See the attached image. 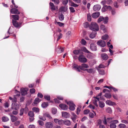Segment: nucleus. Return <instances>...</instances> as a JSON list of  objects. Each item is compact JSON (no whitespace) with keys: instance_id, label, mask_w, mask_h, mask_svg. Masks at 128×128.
Wrapping results in <instances>:
<instances>
[{"instance_id":"nucleus-33","label":"nucleus","mask_w":128,"mask_h":128,"mask_svg":"<svg viewBox=\"0 0 128 128\" xmlns=\"http://www.w3.org/2000/svg\"><path fill=\"white\" fill-rule=\"evenodd\" d=\"M104 96L107 98H111L112 95L110 93H106L105 94Z\"/></svg>"},{"instance_id":"nucleus-50","label":"nucleus","mask_w":128,"mask_h":128,"mask_svg":"<svg viewBox=\"0 0 128 128\" xmlns=\"http://www.w3.org/2000/svg\"><path fill=\"white\" fill-rule=\"evenodd\" d=\"M87 19L88 21L90 22L91 20V17L90 14H87Z\"/></svg>"},{"instance_id":"nucleus-18","label":"nucleus","mask_w":128,"mask_h":128,"mask_svg":"<svg viewBox=\"0 0 128 128\" xmlns=\"http://www.w3.org/2000/svg\"><path fill=\"white\" fill-rule=\"evenodd\" d=\"M100 15L99 12H96L93 13L92 15V16L93 18H97Z\"/></svg>"},{"instance_id":"nucleus-6","label":"nucleus","mask_w":128,"mask_h":128,"mask_svg":"<svg viewBox=\"0 0 128 128\" xmlns=\"http://www.w3.org/2000/svg\"><path fill=\"white\" fill-rule=\"evenodd\" d=\"M54 121L55 123L60 126H62L64 124V120H59L57 118L54 119Z\"/></svg>"},{"instance_id":"nucleus-63","label":"nucleus","mask_w":128,"mask_h":128,"mask_svg":"<svg viewBox=\"0 0 128 128\" xmlns=\"http://www.w3.org/2000/svg\"><path fill=\"white\" fill-rule=\"evenodd\" d=\"M70 11L72 12H75V10H74V8L72 7H70Z\"/></svg>"},{"instance_id":"nucleus-47","label":"nucleus","mask_w":128,"mask_h":128,"mask_svg":"<svg viewBox=\"0 0 128 128\" xmlns=\"http://www.w3.org/2000/svg\"><path fill=\"white\" fill-rule=\"evenodd\" d=\"M28 115L30 117H33L34 116V114L33 112L31 111H30L28 113Z\"/></svg>"},{"instance_id":"nucleus-20","label":"nucleus","mask_w":128,"mask_h":128,"mask_svg":"<svg viewBox=\"0 0 128 128\" xmlns=\"http://www.w3.org/2000/svg\"><path fill=\"white\" fill-rule=\"evenodd\" d=\"M106 104L108 105L109 106H113L116 105L115 103L112 102L111 101L109 100H108L106 102Z\"/></svg>"},{"instance_id":"nucleus-61","label":"nucleus","mask_w":128,"mask_h":128,"mask_svg":"<svg viewBox=\"0 0 128 128\" xmlns=\"http://www.w3.org/2000/svg\"><path fill=\"white\" fill-rule=\"evenodd\" d=\"M89 25L88 22H86L84 24V26L85 28H87L89 27Z\"/></svg>"},{"instance_id":"nucleus-52","label":"nucleus","mask_w":128,"mask_h":128,"mask_svg":"<svg viewBox=\"0 0 128 128\" xmlns=\"http://www.w3.org/2000/svg\"><path fill=\"white\" fill-rule=\"evenodd\" d=\"M81 43L83 45H85L86 42L84 39H82L81 40Z\"/></svg>"},{"instance_id":"nucleus-32","label":"nucleus","mask_w":128,"mask_h":128,"mask_svg":"<svg viewBox=\"0 0 128 128\" xmlns=\"http://www.w3.org/2000/svg\"><path fill=\"white\" fill-rule=\"evenodd\" d=\"M85 70L86 71L88 72L91 73L93 72L94 71V69H93L91 68V69H85Z\"/></svg>"},{"instance_id":"nucleus-4","label":"nucleus","mask_w":128,"mask_h":128,"mask_svg":"<svg viewBox=\"0 0 128 128\" xmlns=\"http://www.w3.org/2000/svg\"><path fill=\"white\" fill-rule=\"evenodd\" d=\"M67 104L69 106V108L70 110H74L75 109V105L72 101H69L67 102Z\"/></svg>"},{"instance_id":"nucleus-62","label":"nucleus","mask_w":128,"mask_h":128,"mask_svg":"<svg viewBox=\"0 0 128 128\" xmlns=\"http://www.w3.org/2000/svg\"><path fill=\"white\" fill-rule=\"evenodd\" d=\"M24 109L23 108H22L20 110V116H22L24 113Z\"/></svg>"},{"instance_id":"nucleus-28","label":"nucleus","mask_w":128,"mask_h":128,"mask_svg":"<svg viewBox=\"0 0 128 128\" xmlns=\"http://www.w3.org/2000/svg\"><path fill=\"white\" fill-rule=\"evenodd\" d=\"M12 18L15 20H18L19 18V16L18 15H12Z\"/></svg>"},{"instance_id":"nucleus-22","label":"nucleus","mask_w":128,"mask_h":128,"mask_svg":"<svg viewBox=\"0 0 128 128\" xmlns=\"http://www.w3.org/2000/svg\"><path fill=\"white\" fill-rule=\"evenodd\" d=\"M11 118V120L12 122H14L16 121L18 119V118L16 116L12 115H10Z\"/></svg>"},{"instance_id":"nucleus-29","label":"nucleus","mask_w":128,"mask_h":128,"mask_svg":"<svg viewBox=\"0 0 128 128\" xmlns=\"http://www.w3.org/2000/svg\"><path fill=\"white\" fill-rule=\"evenodd\" d=\"M92 111L94 114L92 112H90L89 114V116L91 118H93L94 116L96 115V113L93 111Z\"/></svg>"},{"instance_id":"nucleus-45","label":"nucleus","mask_w":128,"mask_h":128,"mask_svg":"<svg viewBox=\"0 0 128 128\" xmlns=\"http://www.w3.org/2000/svg\"><path fill=\"white\" fill-rule=\"evenodd\" d=\"M104 8L106 9L107 10H110L112 9V8L110 6H107L106 5L104 6Z\"/></svg>"},{"instance_id":"nucleus-10","label":"nucleus","mask_w":128,"mask_h":128,"mask_svg":"<svg viewBox=\"0 0 128 128\" xmlns=\"http://www.w3.org/2000/svg\"><path fill=\"white\" fill-rule=\"evenodd\" d=\"M28 90L27 88H22L21 89V94L23 96H25L27 94V91Z\"/></svg>"},{"instance_id":"nucleus-58","label":"nucleus","mask_w":128,"mask_h":128,"mask_svg":"<svg viewBox=\"0 0 128 128\" xmlns=\"http://www.w3.org/2000/svg\"><path fill=\"white\" fill-rule=\"evenodd\" d=\"M118 126L120 127L123 128H124L126 127V126L125 124H120Z\"/></svg>"},{"instance_id":"nucleus-27","label":"nucleus","mask_w":128,"mask_h":128,"mask_svg":"<svg viewBox=\"0 0 128 128\" xmlns=\"http://www.w3.org/2000/svg\"><path fill=\"white\" fill-rule=\"evenodd\" d=\"M98 105L100 108H102L104 106L105 104L102 102L100 101L99 102Z\"/></svg>"},{"instance_id":"nucleus-5","label":"nucleus","mask_w":128,"mask_h":128,"mask_svg":"<svg viewBox=\"0 0 128 128\" xmlns=\"http://www.w3.org/2000/svg\"><path fill=\"white\" fill-rule=\"evenodd\" d=\"M118 121L117 120H113L110 122V128H116V124L118 122Z\"/></svg>"},{"instance_id":"nucleus-13","label":"nucleus","mask_w":128,"mask_h":128,"mask_svg":"<svg viewBox=\"0 0 128 128\" xmlns=\"http://www.w3.org/2000/svg\"><path fill=\"white\" fill-rule=\"evenodd\" d=\"M104 120L103 122L105 124H107V122H110H110L111 121H112V118H108L106 119V118L105 116L104 117Z\"/></svg>"},{"instance_id":"nucleus-17","label":"nucleus","mask_w":128,"mask_h":128,"mask_svg":"<svg viewBox=\"0 0 128 128\" xmlns=\"http://www.w3.org/2000/svg\"><path fill=\"white\" fill-rule=\"evenodd\" d=\"M62 117L67 118L69 117L70 115L67 112H62Z\"/></svg>"},{"instance_id":"nucleus-37","label":"nucleus","mask_w":128,"mask_h":128,"mask_svg":"<svg viewBox=\"0 0 128 128\" xmlns=\"http://www.w3.org/2000/svg\"><path fill=\"white\" fill-rule=\"evenodd\" d=\"M43 115L44 116H45V117L46 116L50 119L52 118V117L50 116V115L47 112L44 113V114Z\"/></svg>"},{"instance_id":"nucleus-26","label":"nucleus","mask_w":128,"mask_h":128,"mask_svg":"<svg viewBox=\"0 0 128 128\" xmlns=\"http://www.w3.org/2000/svg\"><path fill=\"white\" fill-rule=\"evenodd\" d=\"M82 51L86 53H90V52L84 46H83L82 48Z\"/></svg>"},{"instance_id":"nucleus-8","label":"nucleus","mask_w":128,"mask_h":128,"mask_svg":"<svg viewBox=\"0 0 128 128\" xmlns=\"http://www.w3.org/2000/svg\"><path fill=\"white\" fill-rule=\"evenodd\" d=\"M98 45L102 47H104L106 46V44L104 41L102 40H100L97 42Z\"/></svg>"},{"instance_id":"nucleus-12","label":"nucleus","mask_w":128,"mask_h":128,"mask_svg":"<svg viewBox=\"0 0 128 128\" xmlns=\"http://www.w3.org/2000/svg\"><path fill=\"white\" fill-rule=\"evenodd\" d=\"M68 10V7L66 6H62L60 8L59 10L60 12H66Z\"/></svg>"},{"instance_id":"nucleus-38","label":"nucleus","mask_w":128,"mask_h":128,"mask_svg":"<svg viewBox=\"0 0 128 128\" xmlns=\"http://www.w3.org/2000/svg\"><path fill=\"white\" fill-rule=\"evenodd\" d=\"M32 110L34 112L38 113L39 112V110L38 108L34 107L32 108Z\"/></svg>"},{"instance_id":"nucleus-25","label":"nucleus","mask_w":128,"mask_h":128,"mask_svg":"<svg viewBox=\"0 0 128 128\" xmlns=\"http://www.w3.org/2000/svg\"><path fill=\"white\" fill-rule=\"evenodd\" d=\"M96 34V32H92L90 35V38H94L95 37Z\"/></svg>"},{"instance_id":"nucleus-46","label":"nucleus","mask_w":128,"mask_h":128,"mask_svg":"<svg viewBox=\"0 0 128 128\" xmlns=\"http://www.w3.org/2000/svg\"><path fill=\"white\" fill-rule=\"evenodd\" d=\"M98 101L96 100V99H94L93 100V104L96 107L98 106V105L97 103V102Z\"/></svg>"},{"instance_id":"nucleus-56","label":"nucleus","mask_w":128,"mask_h":128,"mask_svg":"<svg viewBox=\"0 0 128 128\" xmlns=\"http://www.w3.org/2000/svg\"><path fill=\"white\" fill-rule=\"evenodd\" d=\"M82 65L83 68H88L89 67V66L88 64H82Z\"/></svg>"},{"instance_id":"nucleus-51","label":"nucleus","mask_w":128,"mask_h":128,"mask_svg":"<svg viewBox=\"0 0 128 128\" xmlns=\"http://www.w3.org/2000/svg\"><path fill=\"white\" fill-rule=\"evenodd\" d=\"M45 116H38L39 118L41 120H42L43 121H44L46 120V118L45 117Z\"/></svg>"},{"instance_id":"nucleus-15","label":"nucleus","mask_w":128,"mask_h":128,"mask_svg":"<svg viewBox=\"0 0 128 128\" xmlns=\"http://www.w3.org/2000/svg\"><path fill=\"white\" fill-rule=\"evenodd\" d=\"M101 56L102 58L104 60H106L108 58V55L105 53H102L101 55Z\"/></svg>"},{"instance_id":"nucleus-42","label":"nucleus","mask_w":128,"mask_h":128,"mask_svg":"<svg viewBox=\"0 0 128 128\" xmlns=\"http://www.w3.org/2000/svg\"><path fill=\"white\" fill-rule=\"evenodd\" d=\"M104 18L102 16H100L98 20V22L100 23L103 20Z\"/></svg>"},{"instance_id":"nucleus-30","label":"nucleus","mask_w":128,"mask_h":128,"mask_svg":"<svg viewBox=\"0 0 128 128\" xmlns=\"http://www.w3.org/2000/svg\"><path fill=\"white\" fill-rule=\"evenodd\" d=\"M2 121L3 122H5L9 120L8 118L6 116H4L2 118Z\"/></svg>"},{"instance_id":"nucleus-2","label":"nucleus","mask_w":128,"mask_h":128,"mask_svg":"<svg viewBox=\"0 0 128 128\" xmlns=\"http://www.w3.org/2000/svg\"><path fill=\"white\" fill-rule=\"evenodd\" d=\"M72 68L74 70L78 72H80V69L85 71V69L83 68L82 65L81 66H78V65L76 64H74Z\"/></svg>"},{"instance_id":"nucleus-36","label":"nucleus","mask_w":128,"mask_h":128,"mask_svg":"<svg viewBox=\"0 0 128 128\" xmlns=\"http://www.w3.org/2000/svg\"><path fill=\"white\" fill-rule=\"evenodd\" d=\"M48 106V104L47 102H44L42 104V107L44 108L47 107Z\"/></svg>"},{"instance_id":"nucleus-41","label":"nucleus","mask_w":128,"mask_h":128,"mask_svg":"<svg viewBox=\"0 0 128 128\" xmlns=\"http://www.w3.org/2000/svg\"><path fill=\"white\" fill-rule=\"evenodd\" d=\"M57 112V109L55 108H52V113L53 114H56Z\"/></svg>"},{"instance_id":"nucleus-23","label":"nucleus","mask_w":128,"mask_h":128,"mask_svg":"<svg viewBox=\"0 0 128 128\" xmlns=\"http://www.w3.org/2000/svg\"><path fill=\"white\" fill-rule=\"evenodd\" d=\"M90 47L92 50L95 51L96 50V47L94 43H92L90 44Z\"/></svg>"},{"instance_id":"nucleus-49","label":"nucleus","mask_w":128,"mask_h":128,"mask_svg":"<svg viewBox=\"0 0 128 128\" xmlns=\"http://www.w3.org/2000/svg\"><path fill=\"white\" fill-rule=\"evenodd\" d=\"M108 38V36L107 34H105L102 37V40H105L107 39Z\"/></svg>"},{"instance_id":"nucleus-59","label":"nucleus","mask_w":128,"mask_h":128,"mask_svg":"<svg viewBox=\"0 0 128 128\" xmlns=\"http://www.w3.org/2000/svg\"><path fill=\"white\" fill-rule=\"evenodd\" d=\"M38 122L39 124L40 125L42 126L44 125V123L42 121L38 120Z\"/></svg>"},{"instance_id":"nucleus-16","label":"nucleus","mask_w":128,"mask_h":128,"mask_svg":"<svg viewBox=\"0 0 128 128\" xmlns=\"http://www.w3.org/2000/svg\"><path fill=\"white\" fill-rule=\"evenodd\" d=\"M101 8V7L100 5L96 4L94 6L93 10L95 11H97L100 10Z\"/></svg>"},{"instance_id":"nucleus-7","label":"nucleus","mask_w":128,"mask_h":128,"mask_svg":"<svg viewBox=\"0 0 128 128\" xmlns=\"http://www.w3.org/2000/svg\"><path fill=\"white\" fill-rule=\"evenodd\" d=\"M19 105L16 103H12V109L18 110L19 108Z\"/></svg>"},{"instance_id":"nucleus-3","label":"nucleus","mask_w":128,"mask_h":128,"mask_svg":"<svg viewBox=\"0 0 128 128\" xmlns=\"http://www.w3.org/2000/svg\"><path fill=\"white\" fill-rule=\"evenodd\" d=\"M78 60L82 63H85L87 61V59L82 55H80L78 58Z\"/></svg>"},{"instance_id":"nucleus-39","label":"nucleus","mask_w":128,"mask_h":128,"mask_svg":"<svg viewBox=\"0 0 128 128\" xmlns=\"http://www.w3.org/2000/svg\"><path fill=\"white\" fill-rule=\"evenodd\" d=\"M55 24L57 23L59 26L60 27L64 26V23L61 22H56V21L55 22Z\"/></svg>"},{"instance_id":"nucleus-11","label":"nucleus","mask_w":128,"mask_h":128,"mask_svg":"<svg viewBox=\"0 0 128 128\" xmlns=\"http://www.w3.org/2000/svg\"><path fill=\"white\" fill-rule=\"evenodd\" d=\"M10 12L12 14H20V12L17 9L15 8H12L10 10Z\"/></svg>"},{"instance_id":"nucleus-43","label":"nucleus","mask_w":128,"mask_h":128,"mask_svg":"<svg viewBox=\"0 0 128 128\" xmlns=\"http://www.w3.org/2000/svg\"><path fill=\"white\" fill-rule=\"evenodd\" d=\"M108 17H106L104 18V19L103 21H104V24H106L108 22Z\"/></svg>"},{"instance_id":"nucleus-21","label":"nucleus","mask_w":128,"mask_h":128,"mask_svg":"<svg viewBox=\"0 0 128 128\" xmlns=\"http://www.w3.org/2000/svg\"><path fill=\"white\" fill-rule=\"evenodd\" d=\"M71 122L70 121L68 120H64V124L65 125L69 126L71 125Z\"/></svg>"},{"instance_id":"nucleus-9","label":"nucleus","mask_w":128,"mask_h":128,"mask_svg":"<svg viewBox=\"0 0 128 128\" xmlns=\"http://www.w3.org/2000/svg\"><path fill=\"white\" fill-rule=\"evenodd\" d=\"M45 126L46 128H52L54 124L50 122H46L45 124Z\"/></svg>"},{"instance_id":"nucleus-48","label":"nucleus","mask_w":128,"mask_h":128,"mask_svg":"<svg viewBox=\"0 0 128 128\" xmlns=\"http://www.w3.org/2000/svg\"><path fill=\"white\" fill-rule=\"evenodd\" d=\"M92 54H87L86 56L87 58L89 59H92L93 58Z\"/></svg>"},{"instance_id":"nucleus-44","label":"nucleus","mask_w":128,"mask_h":128,"mask_svg":"<svg viewBox=\"0 0 128 128\" xmlns=\"http://www.w3.org/2000/svg\"><path fill=\"white\" fill-rule=\"evenodd\" d=\"M106 112L109 113H111L112 112L111 108L110 107L107 108L106 110Z\"/></svg>"},{"instance_id":"nucleus-35","label":"nucleus","mask_w":128,"mask_h":128,"mask_svg":"<svg viewBox=\"0 0 128 128\" xmlns=\"http://www.w3.org/2000/svg\"><path fill=\"white\" fill-rule=\"evenodd\" d=\"M59 18L60 20V21H62L64 20V17L63 14L62 13L59 14Z\"/></svg>"},{"instance_id":"nucleus-53","label":"nucleus","mask_w":128,"mask_h":128,"mask_svg":"<svg viewBox=\"0 0 128 128\" xmlns=\"http://www.w3.org/2000/svg\"><path fill=\"white\" fill-rule=\"evenodd\" d=\"M80 52V50H75L73 51V53L76 55L78 54Z\"/></svg>"},{"instance_id":"nucleus-24","label":"nucleus","mask_w":128,"mask_h":128,"mask_svg":"<svg viewBox=\"0 0 128 128\" xmlns=\"http://www.w3.org/2000/svg\"><path fill=\"white\" fill-rule=\"evenodd\" d=\"M12 23L13 25L16 27L18 28L20 26V24H18V22L14 20L12 21Z\"/></svg>"},{"instance_id":"nucleus-54","label":"nucleus","mask_w":128,"mask_h":128,"mask_svg":"<svg viewBox=\"0 0 128 128\" xmlns=\"http://www.w3.org/2000/svg\"><path fill=\"white\" fill-rule=\"evenodd\" d=\"M44 98L47 100H50V98L49 96L45 95L44 96Z\"/></svg>"},{"instance_id":"nucleus-64","label":"nucleus","mask_w":128,"mask_h":128,"mask_svg":"<svg viewBox=\"0 0 128 128\" xmlns=\"http://www.w3.org/2000/svg\"><path fill=\"white\" fill-rule=\"evenodd\" d=\"M90 110L88 109L85 110L84 111V114H88L90 112Z\"/></svg>"},{"instance_id":"nucleus-34","label":"nucleus","mask_w":128,"mask_h":128,"mask_svg":"<svg viewBox=\"0 0 128 128\" xmlns=\"http://www.w3.org/2000/svg\"><path fill=\"white\" fill-rule=\"evenodd\" d=\"M50 5L51 7V9L52 10H55V8L54 5V4L52 2H50Z\"/></svg>"},{"instance_id":"nucleus-40","label":"nucleus","mask_w":128,"mask_h":128,"mask_svg":"<svg viewBox=\"0 0 128 128\" xmlns=\"http://www.w3.org/2000/svg\"><path fill=\"white\" fill-rule=\"evenodd\" d=\"M40 100L38 98H36L34 100V104H37L39 103Z\"/></svg>"},{"instance_id":"nucleus-55","label":"nucleus","mask_w":128,"mask_h":128,"mask_svg":"<svg viewBox=\"0 0 128 128\" xmlns=\"http://www.w3.org/2000/svg\"><path fill=\"white\" fill-rule=\"evenodd\" d=\"M81 107L80 106H79L77 109V114H78L80 111V108Z\"/></svg>"},{"instance_id":"nucleus-14","label":"nucleus","mask_w":128,"mask_h":128,"mask_svg":"<svg viewBox=\"0 0 128 128\" xmlns=\"http://www.w3.org/2000/svg\"><path fill=\"white\" fill-rule=\"evenodd\" d=\"M60 107L62 110H66L68 108V107L66 105L61 104L59 105Z\"/></svg>"},{"instance_id":"nucleus-57","label":"nucleus","mask_w":128,"mask_h":128,"mask_svg":"<svg viewBox=\"0 0 128 128\" xmlns=\"http://www.w3.org/2000/svg\"><path fill=\"white\" fill-rule=\"evenodd\" d=\"M64 48H59V51H58V52L59 53H61L64 50Z\"/></svg>"},{"instance_id":"nucleus-31","label":"nucleus","mask_w":128,"mask_h":128,"mask_svg":"<svg viewBox=\"0 0 128 128\" xmlns=\"http://www.w3.org/2000/svg\"><path fill=\"white\" fill-rule=\"evenodd\" d=\"M100 29L103 30L104 32H105L106 31V27L103 25H101L100 26Z\"/></svg>"},{"instance_id":"nucleus-60","label":"nucleus","mask_w":128,"mask_h":128,"mask_svg":"<svg viewBox=\"0 0 128 128\" xmlns=\"http://www.w3.org/2000/svg\"><path fill=\"white\" fill-rule=\"evenodd\" d=\"M15 93L16 94V96H20V92L16 90L15 91Z\"/></svg>"},{"instance_id":"nucleus-1","label":"nucleus","mask_w":128,"mask_h":128,"mask_svg":"<svg viewBox=\"0 0 128 128\" xmlns=\"http://www.w3.org/2000/svg\"><path fill=\"white\" fill-rule=\"evenodd\" d=\"M89 28L91 30L94 32L97 31L99 29L98 25L96 22H92L89 26Z\"/></svg>"},{"instance_id":"nucleus-19","label":"nucleus","mask_w":128,"mask_h":128,"mask_svg":"<svg viewBox=\"0 0 128 128\" xmlns=\"http://www.w3.org/2000/svg\"><path fill=\"white\" fill-rule=\"evenodd\" d=\"M72 116L71 118L72 119V121L74 122H76V119L77 118V116L74 113H72Z\"/></svg>"}]
</instances>
